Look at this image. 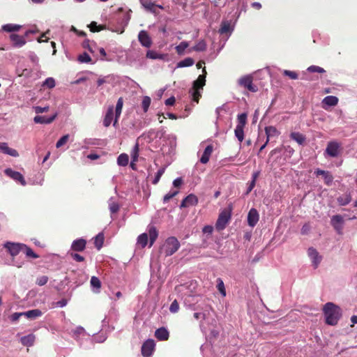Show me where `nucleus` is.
I'll use <instances>...</instances> for the list:
<instances>
[{"label": "nucleus", "mask_w": 357, "mask_h": 357, "mask_svg": "<svg viewBox=\"0 0 357 357\" xmlns=\"http://www.w3.org/2000/svg\"><path fill=\"white\" fill-rule=\"evenodd\" d=\"M323 311L327 324L335 326L337 324L342 315V310L340 307L333 303H327L325 304Z\"/></svg>", "instance_id": "obj_1"}, {"label": "nucleus", "mask_w": 357, "mask_h": 357, "mask_svg": "<svg viewBox=\"0 0 357 357\" xmlns=\"http://www.w3.org/2000/svg\"><path fill=\"white\" fill-rule=\"evenodd\" d=\"M204 74L200 75L197 79L193 82L192 87L189 90V93L192 96V100L197 103L201 97V91L203 89L206 82V70H203Z\"/></svg>", "instance_id": "obj_2"}, {"label": "nucleus", "mask_w": 357, "mask_h": 357, "mask_svg": "<svg viewBox=\"0 0 357 357\" xmlns=\"http://www.w3.org/2000/svg\"><path fill=\"white\" fill-rule=\"evenodd\" d=\"M180 248V243L174 236L167 238L160 248V253L165 257L174 254Z\"/></svg>", "instance_id": "obj_3"}, {"label": "nucleus", "mask_w": 357, "mask_h": 357, "mask_svg": "<svg viewBox=\"0 0 357 357\" xmlns=\"http://www.w3.org/2000/svg\"><path fill=\"white\" fill-rule=\"evenodd\" d=\"M231 206H229L228 208L221 211L215 224V227L218 231L223 230L226 227L229 220L231 219Z\"/></svg>", "instance_id": "obj_4"}, {"label": "nucleus", "mask_w": 357, "mask_h": 357, "mask_svg": "<svg viewBox=\"0 0 357 357\" xmlns=\"http://www.w3.org/2000/svg\"><path fill=\"white\" fill-rule=\"evenodd\" d=\"M307 255L311 260L312 265L314 268H317L322 260V256L315 248L312 247L308 248Z\"/></svg>", "instance_id": "obj_5"}, {"label": "nucleus", "mask_w": 357, "mask_h": 357, "mask_svg": "<svg viewBox=\"0 0 357 357\" xmlns=\"http://www.w3.org/2000/svg\"><path fill=\"white\" fill-rule=\"evenodd\" d=\"M4 173L6 176L10 177L15 181L18 182L22 185H23V186L26 185V182L24 179V177L20 172H16V171L12 169L11 168H7L4 170Z\"/></svg>", "instance_id": "obj_6"}, {"label": "nucleus", "mask_w": 357, "mask_h": 357, "mask_svg": "<svg viewBox=\"0 0 357 357\" xmlns=\"http://www.w3.org/2000/svg\"><path fill=\"white\" fill-rule=\"evenodd\" d=\"M238 83L239 85L243 86L244 88L247 89L248 91L251 92H256L258 89L257 86L252 84V78L250 75H246L241 77L238 80Z\"/></svg>", "instance_id": "obj_7"}, {"label": "nucleus", "mask_w": 357, "mask_h": 357, "mask_svg": "<svg viewBox=\"0 0 357 357\" xmlns=\"http://www.w3.org/2000/svg\"><path fill=\"white\" fill-rule=\"evenodd\" d=\"M155 342L153 340L149 339L146 340L142 346V354L144 357H149L152 355L155 349Z\"/></svg>", "instance_id": "obj_8"}, {"label": "nucleus", "mask_w": 357, "mask_h": 357, "mask_svg": "<svg viewBox=\"0 0 357 357\" xmlns=\"http://www.w3.org/2000/svg\"><path fill=\"white\" fill-rule=\"evenodd\" d=\"M23 243L6 242L4 247L8 250L12 257L17 256L20 252H22Z\"/></svg>", "instance_id": "obj_9"}, {"label": "nucleus", "mask_w": 357, "mask_h": 357, "mask_svg": "<svg viewBox=\"0 0 357 357\" xmlns=\"http://www.w3.org/2000/svg\"><path fill=\"white\" fill-rule=\"evenodd\" d=\"M340 148V144L338 142L335 141L330 142L327 145L325 152L329 156L334 158L338 155Z\"/></svg>", "instance_id": "obj_10"}, {"label": "nucleus", "mask_w": 357, "mask_h": 357, "mask_svg": "<svg viewBox=\"0 0 357 357\" xmlns=\"http://www.w3.org/2000/svg\"><path fill=\"white\" fill-rule=\"evenodd\" d=\"M331 222L332 226L335 229V231L339 234H341L342 232L343 224H344V220H343L342 216L340 215H333L331 218Z\"/></svg>", "instance_id": "obj_11"}, {"label": "nucleus", "mask_w": 357, "mask_h": 357, "mask_svg": "<svg viewBox=\"0 0 357 357\" xmlns=\"http://www.w3.org/2000/svg\"><path fill=\"white\" fill-rule=\"evenodd\" d=\"M259 215L257 209L251 208L248 214V224L250 227H254L258 222Z\"/></svg>", "instance_id": "obj_12"}, {"label": "nucleus", "mask_w": 357, "mask_h": 357, "mask_svg": "<svg viewBox=\"0 0 357 357\" xmlns=\"http://www.w3.org/2000/svg\"><path fill=\"white\" fill-rule=\"evenodd\" d=\"M138 39L141 45L146 47H150L152 40L146 31H141L138 34Z\"/></svg>", "instance_id": "obj_13"}, {"label": "nucleus", "mask_w": 357, "mask_h": 357, "mask_svg": "<svg viewBox=\"0 0 357 357\" xmlns=\"http://www.w3.org/2000/svg\"><path fill=\"white\" fill-rule=\"evenodd\" d=\"M198 203V198L193 194L188 195L181 204V208H186L197 205Z\"/></svg>", "instance_id": "obj_14"}, {"label": "nucleus", "mask_w": 357, "mask_h": 357, "mask_svg": "<svg viewBox=\"0 0 357 357\" xmlns=\"http://www.w3.org/2000/svg\"><path fill=\"white\" fill-rule=\"evenodd\" d=\"M57 114H54L51 116H36L33 118V121L36 123L40 124H50L54 121Z\"/></svg>", "instance_id": "obj_15"}, {"label": "nucleus", "mask_w": 357, "mask_h": 357, "mask_svg": "<svg viewBox=\"0 0 357 357\" xmlns=\"http://www.w3.org/2000/svg\"><path fill=\"white\" fill-rule=\"evenodd\" d=\"M0 152L13 157H17L19 155L17 151L15 149L10 148L6 142H0Z\"/></svg>", "instance_id": "obj_16"}, {"label": "nucleus", "mask_w": 357, "mask_h": 357, "mask_svg": "<svg viewBox=\"0 0 357 357\" xmlns=\"http://www.w3.org/2000/svg\"><path fill=\"white\" fill-rule=\"evenodd\" d=\"M13 45L17 47H21L26 44V40L24 36L13 33L10 36Z\"/></svg>", "instance_id": "obj_17"}, {"label": "nucleus", "mask_w": 357, "mask_h": 357, "mask_svg": "<svg viewBox=\"0 0 357 357\" xmlns=\"http://www.w3.org/2000/svg\"><path fill=\"white\" fill-rule=\"evenodd\" d=\"M114 119V107L112 105L107 108L106 114L103 119V126L105 127H109Z\"/></svg>", "instance_id": "obj_18"}, {"label": "nucleus", "mask_w": 357, "mask_h": 357, "mask_svg": "<svg viewBox=\"0 0 357 357\" xmlns=\"http://www.w3.org/2000/svg\"><path fill=\"white\" fill-rule=\"evenodd\" d=\"M86 241L84 238L75 240L71 245V249L74 251L81 252L86 248Z\"/></svg>", "instance_id": "obj_19"}, {"label": "nucleus", "mask_w": 357, "mask_h": 357, "mask_svg": "<svg viewBox=\"0 0 357 357\" xmlns=\"http://www.w3.org/2000/svg\"><path fill=\"white\" fill-rule=\"evenodd\" d=\"M314 174L317 176H319V175L323 176L324 179V182H325V183L326 185H330L332 184L333 181V177L331 174L330 172L324 171V170H321V169H317L315 170Z\"/></svg>", "instance_id": "obj_20"}, {"label": "nucleus", "mask_w": 357, "mask_h": 357, "mask_svg": "<svg viewBox=\"0 0 357 357\" xmlns=\"http://www.w3.org/2000/svg\"><path fill=\"white\" fill-rule=\"evenodd\" d=\"M123 105V98H119L117 100L116 107H115V118L114 119L113 126H116V124L118 122L119 118L121 116L122 108Z\"/></svg>", "instance_id": "obj_21"}, {"label": "nucleus", "mask_w": 357, "mask_h": 357, "mask_svg": "<svg viewBox=\"0 0 357 357\" xmlns=\"http://www.w3.org/2000/svg\"><path fill=\"white\" fill-rule=\"evenodd\" d=\"M169 331L164 327L157 329L155 332V337L160 341L167 340L169 338Z\"/></svg>", "instance_id": "obj_22"}, {"label": "nucleus", "mask_w": 357, "mask_h": 357, "mask_svg": "<svg viewBox=\"0 0 357 357\" xmlns=\"http://www.w3.org/2000/svg\"><path fill=\"white\" fill-rule=\"evenodd\" d=\"M36 340V336L33 334H29L20 338L22 344L26 347H31Z\"/></svg>", "instance_id": "obj_23"}, {"label": "nucleus", "mask_w": 357, "mask_h": 357, "mask_svg": "<svg viewBox=\"0 0 357 357\" xmlns=\"http://www.w3.org/2000/svg\"><path fill=\"white\" fill-rule=\"evenodd\" d=\"M43 314L41 310L38 309L31 310L26 312H23V316L29 319H36Z\"/></svg>", "instance_id": "obj_24"}, {"label": "nucleus", "mask_w": 357, "mask_h": 357, "mask_svg": "<svg viewBox=\"0 0 357 357\" xmlns=\"http://www.w3.org/2000/svg\"><path fill=\"white\" fill-rule=\"evenodd\" d=\"M265 132L267 137V142H268L269 139L271 137H276L279 136L280 132L278 129L274 126H266L265 128Z\"/></svg>", "instance_id": "obj_25"}, {"label": "nucleus", "mask_w": 357, "mask_h": 357, "mask_svg": "<svg viewBox=\"0 0 357 357\" xmlns=\"http://www.w3.org/2000/svg\"><path fill=\"white\" fill-rule=\"evenodd\" d=\"M290 138L296 142L299 145H303L306 139L305 135L298 132H292L290 134Z\"/></svg>", "instance_id": "obj_26"}, {"label": "nucleus", "mask_w": 357, "mask_h": 357, "mask_svg": "<svg viewBox=\"0 0 357 357\" xmlns=\"http://www.w3.org/2000/svg\"><path fill=\"white\" fill-rule=\"evenodd\" d=\"M213 151V146L211 145H208L200 158V162L203 164H206L208 162L210 155H211Z\"/></svg>", "instance_id": "obj_27"}, {"label": "nucleus", "mask_w": 357, "mask_h": 357, "mask_svg": "<svg viewBox=\"0 0 357 357\" xmlns=\"http://www.w3.org/2000/svg\"><path fill=\"white\" fill-rule=\"evenodd\" d=\"M90 283L93 292L99 293L100 289L101 287V282L99 280V278L96 276H92L91 278Z\"/></svg>", "instance_id": "obj_28"}, {"label": "nucleus", "mask_w": 357, "mask_h": 357, "mask_svg": "<svg viewBox=\"0 0 357 357\" xmlns=\"http://www.w3.org/2000/svg\"><path fill=\"white\" fill-rule=\"evenodd\" d=\"M109 209L112 214L116 213L119 208V204L114 200L113 197H111L108 201Z\"/></svg>", "instance_id": "obj_29"}, {"label": "nucleus", "mask_w": 357, "mask_h": 357, "mask_svg": "<svg viewBox=\"0 0 357 357\" xmlns=\"http://www.w3.org/2000/svg\"><path fill=\"white\" fill-rule=\"evenodd\" d=\"M322 102L327 106H335L338 102V98L333 96H328L323 99Z\"/></svg>", "instance_id": "obj_30"}, {"label": "nucleus", "mask_w": 357, "mask_h": 357, "mask_svg": "<svg viewBox=\"0 0 357 357\" xmlns=\"http://www.w3.org/2000/svg\"><path fill=\"white\" fill-rule=\"evenodd\" d=\"M351 201V196L350 193H346L340 196L337 198V202L340 206H346Z\"/></svg>", "instance_id": "obj_31"}, {"label": "nucleus", "mask_w": 357, "mask_h": 357, "mask_svg": "<svg viewBox=\"0 0 357 357\" xmlns=\"http://www.w3.org/2000/svg\"><path fill=\"white\" fill-rule=\"evenodd\" d=\"M158 233L155 227H150L149 229V236L150 239V246H152L157 239Z\"/></svg>", "instance_id": "obj_32"}, {"label": "nucleus", "mask_w": 357, "mask_h": 357, "mask_svg": "<svg viewBox=\"0 0 357 357\" xmlns=\"http://www.w3.org/2000/svg\"><path fill=\"white\" fill-rule=\"evenodd\" d=\"M129 162V157L126 153H121L117 158V164L121 167H126Z\"/></svg>", "instance_id": "obj_33"}, {"label": "nucleus", "mask_w": 357, "mask_h": 357, "mask_svg": "<svg viewBox=\"0 0 357 357\" xmlns=\"http://www.w3.org/2000/svg\"><path fill=\"white\" fill-rule=\"evenodd\" d=\"M232 31H233V29H232L230 23L228 22H223L221 24V27L219 30V32L220 34H224V33H229L230 34L232 32Z\"/></svg>", "instance_id": "obj_34"}, {"label": "nucleus", "mask_w": 357, "mask_h": 357, "mask_svg": "<svg viewBox=\"0 0 357 357\" xmlns=\"http://www.w3.org/2000/svg\"><path fill=\"white\" fill-rule=\"evenodd\" d=\"M86 335L84 328L82 326H78L73 331V337L75 340H78L79 337H84Z\"/></svg>", "instance_id": "obj_35"}, {"label": "nucleus", "mask_w": 357, "mask_h": 357, "mask_svg": "<svg viewBox=\"0 0 357 357\" xmlns=\"http://www.w3.org/2000/svg\"><path fill=\"white\" fill-rule=\"evenodd\" d=\"M22 252H24L27 257L32 259H37L39 257L38 255H36L31 248L28 247L26 245L24 244Z\"/></svg>", "instance_id": "obj_36"}, {"label": "nucleus", "mask_w": 357, "mask_h": 357, "mask_svg": "<svg viewBox=\"0 0 357 357\" xmlns=\"http://www.w3.org/2000/svg\"><path fill=\"white\" fill-rule=\"evenodd\" d=\"M140 2L142 3V5L143 6V7L151 12V13H155V4L148 1V0H140Z\"/></svg>", "instance_id": "obj_37"}, {"label": "nucleus", "mask_w": 357, "mask_h": 357, "mask_svg": "<svg viewBox=\"0 0 357 357\" xmlns=\"http://www.w3.org/2000/svg\"><path fill=\"white\" fill-rule=\"evenodd\" d=\"M20 28V25L14 24H6L2 26V29L6 32L17 31Z\"/></svg>", "instance_id": "obj_38"}, {"label": "nucleus", "mask_w": 357, "mask_h": 357, "mask_svg": "<svg viewBox=\"0 0 357 357\" xmlns=\"http://www.w3.org/2000/svg\"><path fill=\"white\" fill-rule=\"evenodd\" d=\"M194 63H195V61L192 58L188 57V58H185V59L179 61L177 63V67L178 68L190 67V66H192L194 64Z\"/></svg>", "instance_id": "obj_39"}, {"label": "nucleus", "mask_w": 357, "mask_h": 357, "mask_svg": "<svg viewBox=\"0 0 357 357\" xmlns=\"http://www.w3.org/2000/svg\"><path fill=\"white\" fill-rule=\"evenodd\" d=\"M234 134L238 140L242 142L244 139V127L236 126Z\"/></svg>", "instance_id": "obj_40"}, {"label": "nucleus", "mask_w": 357, "mask_h": 357, "mask_svg": "<svg viewBox=\"0 0 357 357\" xmlns=\"http://www.w3.org/2000/svg\"><path fill=\"white\" fill-rule=\"evenodd\" d=\"M206 48V44L204 40H202L199 41L194 47H192L189 52H191L192 50L196 51V52H203Z\"/></svg>", "instance_id": "obj_41"}, {"label": "nucleus", "mask_w": 357, "mask_h": 357, "mask_svg": "<svg viewBox=\"0 0 357 357\" xmlns=\"http://www.w3.org/2000/svg\"><path fill=\"white\" fill-rule=\"evenodd\" d=\"M103 242L104 235L102 233H99L98 235H96L94 240L95 246L98 248V250H100L102 247Z\"/></svg>", "instance_id": "obj_42"}, {"label": "nucleus", "mask_w": 357, "mask_h": 357, "mask_svg": "<svg viewBox=\"0 0 357 357\" xmlns=\"http://www.w3.org/2000/svg\"><path fill=\"white\" fill-rule=\"evenodd\" d=\"M189 43L186 41L181 42L179 45H178L175 49L176 50V52L181 55L184 54L185 50L188 47Z\"/></svg>", "instance_id": "obj_43"}, {"label": "nucleus", "mask_w": 357, "mask_h": 357, "mask_svg": "<svg viewBox=\"0 0 357 357\" xmlns=\"http://www.w3.org/2000/svg\"><path fill=\"white\" fill-rule=\"evenodd\" d=\"M137 243L142 248H144L148 243V235L145 233L140 234L137 238Z\"/></svg>", "instance_id": "obj_44"}, {"label": "nucleus", "mask_w": 357, "mask_h": 357, "mask_svg": "<svg viewBox=\"0 0 357 357\" xmlns=\"http://www.w3.org/2000/svg\"><path fill=\"white\" fill-rule=\"evenodd\" d=\"M247 122V114L242 113L238 115L236 126L245 127Z\"/></svg>", "instance_id": "obj_45"}, {"label": "nucleus", "mask_w": 357, "mask_h": 357, "mask_svg": "<svg viewBox=\"0 0 357 357\" xmlns=\"http://www.w3.org/2000/svg\"><path fill=\"white\" fill-rule=\"evenodd\" d=\"M151 98L149 96H145L142 98V107L144 110V112H146L149 108V106L151 105Z\"/></svg>", "instance_id": "obj_46"}, {"label": "nucleus", "mask_w": 357, "mask_h": 357, "mask_svg": "<svg viewBox=\"0 0 357 357\" xmlns=\"http://www.w3.org/2000/svg\"><path fill=\"white\" fill-rule=\"evenodd\" d=\"M217 289L222 296L225 297L226 296V290L225 288V284L221 278L217 279Z\"/></svg>", "instance_id": "obj_47"}, {"label": "nucleus", "mask_w": 357, "mask_h": 357, "mask_svg": "<svg viewBox=\"0 0 357 357\" xmlns=\"http://www.w3.org/2000/svg\"><path fill=\"white\" fill-rule=\"evenodd\" d=\"M146 57L151 59H163V55L157 53L155 51L149 50L146 52Z\"/></svg>", "instance_id": "obj_48"}, {"label": "nucleus", "mask_w": 357, "mask_h": 357, "mask_svg": "<svg viewBox=\"0 0 357 357\" xmlns=\"http://www.w3.org/2000/svg\"><path fill=\"white\" fill-rule=\"evenodd\" d=\"M131 158L133 162H137L139 156V145L136 144L135 146L132 148L131 153Z\"/></svg>", "instance_id": "obj_49"}, {"label": "nucleus", "mask_w": 357, "mask_h": 357, "mask_svg": "<svg viewBox=\"0 0 357 357\" xmlns=\"http://www.w3.org/2000/svg\"><path fill=\"white\" fill-rule=\"evenodd\" d=\"M77 59L80 63H88L91 62V61L90 56L86 52H84L83 54L79 55Z\"/></svg>", "instance_id": "obj_50"}, {"label": "nucleus", "mask_w": 357, "mask_h": 357, "mask_svg": "<svg viewBox=\"0 0 357 357\" xmlns=\"http://www.w3.org/2000/svg\"><path fill=\"white\" fill-rule=\"evenodd\" d=\"M307 70L310 73H325V70L319 67L318 66H310L307 68Z\"/></svg>", "instance_id": "obj_51"}, {"label": "nucleus", "mask_w": 357, "mask_h": 357, "mask_svg": "<svg viewBox=\"0 0 357 357\" xmlns=\"http://www.w3.org/2000/svg\"><path fill=\"white\" fill-rule=\"evenodd\" d=\"M43 86H47L49 89H52L55 86V80L53 77H48L47 78L43 84Z\"/></svg>", "instance_id": "obj_52"}, {"label": "nucleus", "mask_w": 357, "mask_h": 357, "mask_svg": "<svg viewBox=\"0 0 357 357\" xmlns=\"http://www.w3.org/2000/svg\"><path fill=\"white\" fill-rule=\"evenodd\" d=\"M68 139H69V135L68 134L63 135L56 142V147L57 149L61 147L62 146H63L65 144L67 143Z\"/></svg>", "instance_id": "obj_53"}, {"label": "nucleus", "mask_w": 357, "mask_h": 357, "mask_svg": "<svg viewBox=\"0 0 357 357\" xmlns=\"http://www.w3.org/2000/svg\"><path fill=\"white\" fill-rule=\"evenodd\" d=\"M89 28H90V30L92 32L100 31L103 30L105 29V27L103 26L98 25L96 22H92L89 24Z\"/></svg>", "instance_id": "obj_54"}, {"label": "nucleus", "mask_w": 357, "mask_h": 357, "mask_svg": "<svg viewBox=\"0 0 357 357\" xmlns=\"http://www.w3.org/2000/svg\"><path fill=\"white\" fill-rule=\"evenodd\" d=\"M178 190H170L168 193H167L164 197H163V202L164 203L167 202L169 201L172 198L175 197L178 194Z\"/></svg>", "instance_id": "obj_55"}, {"label": "nucleus", "mask_w": 357, "mask_h": 357, "mask_svg": "<svg viewBox=\"0 0 357 357\" xmlns=\"http://www.w3.org/2000/svg\"><path fill=\"white\" fill-rule=\"evenodd\" d=\"M165 171V167H162L160 169H158V171L157 172V173L155 176V178L153 181V184L155 185L159 182L160 178L162 176V174H164Z\"/></svg>", "instance_id": "obj_56"}, {"label": "nucleus", "mask_w": 357, "mask_h": 357, "mask_svg": "<svg viewBox=\"0 0 357 357\" xmlns=\"http://www.w3.org/2000/svg\"><path fill=\"white\" fill-rule=\"evenodd\" d=\"M84 145L82 146L83 149H89L90 146L96 145V139H85L83 142Z\"/></svg>", "instance_id": "obj_57"}, {"label": "nucleus", "mask_w": 357, "mask_h": 357, "mask_svg": "<svg viewBox=\"0 0 357 357\" xmlns=\"http://www.w3.org/2000/svg\"><path fill=\"white\" fill-rule=\"evenodd\" d=\"M282 73L284 75L288 76L291 79H296L298 77V74L294 71L284 70Z\"/></svg>", "instance_id": "obj_58"}, {"label": "nucleus", "mask_w": 357, "mask_h": 357, "mask_svg": "<svg viewBox=\"0 0 357 357\" xmlns=\"http://www.w3.org/2000/svg\"><path fill=\"white\" fill-rule=\"evenodd\" d=\"M178 309H179V305H178V302L175 300L174 301L171 305H170V307H169V311L172 312V313H176L178 311Z\"/></svg>", "instance_id": "obj_59"}, {"label": "nucleus", "mask_w": 357, "mask_h": 357, "mask_svg": "<svg viewBox=\"0 0 357 357\" xmlns=\"http://www.w3.org/2000/svg\"><path fill=\"white\" fill-rule=\"evenodd\" d=\"M47 281H48V278L45 275H43V276L37 278L36 284L39 286H43L47 282Z\"/></svg>", "instance_id": "obj_60"}, {"label": "nucleus", "mask_w": 357, "mask_h": 357, "mask_svg": "<svg viewBox=\"0 0 357 357\" xmlns=\"http://www.w3.org/2000/svg\"><path fill=\"white\" fill-rule=\"evenodd\" d=\"M33 109L36 114H41L47 112L49 110V107L35 106L33 107Z\"/></svg>", "instance_id": "obj_61"}, {"label": "nucleus", "mask_w": 357, "mask_h": 357, "mask_svg": "<svg viewBox=\"0 0 357 357\" xmlns=\"http://www.w3.org/2000/svg\"><path fill=\"white\" fill-rule=\"evenodd\" d=\"M213 231V227L211 225H206L204 227L202 231L204 234H211Z\"/></svg>", "instance_id": "obj_62"}, {"label": "nucleus", "mask_w": 357, "mask_h": 357, "mask_svg": "<svg viewBox=\"0 0 357 357\" xmlns=\"http://www.w3.org/2000/svg\"><path fill=\"white\" fill-rule=\"evenodd\" d=\"M22 316H23V312H15L10 316V320L12 321H16Z\"/></svg>", "instance_id": "obj_63"}, {"label": "nucleus", "mask_w": 357, "mask_h": 357, "mask_svg": "<svg viewBox=\"0 0 357 357\" xmlns=\"http://www.w3.org/2000/svg\"><path fill=\"white\" fill-rule=\"evenodd\" d=\"M175 98L172 96L165 100V105L167 106H172L175 103Z\"/></svg>", "instance_id": "obj_64"}]
</instances>
